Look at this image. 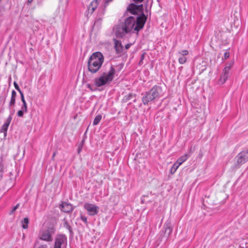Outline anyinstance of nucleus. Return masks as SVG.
I'll return each mask as SVG.
<instances>
[{
	"mask_svg": "<svg viewBox=\"0 0 248 248\" xmlns=\"http://www.w3.org/2000/svg\"><path fill=\"white\" fill-rule=\"evenodd\" d=\"M104 60L103 54L100 52L93 53L88 62V68L92 73H95L100 69Z\"/></svg>",
	"mask_w": 248,
	"mask_h": 248,
	"instance_id": "2",
	"label": "nucleus"
},
{
	"mask_svg": "<svg viewBox=\"0 0 248 248\" xmlns=\"http://www.w3.org/2000/svg\"><path fill=\"white\" fill-rule=\"evenodd\" d=\"M146 197V196L145 195H144L143 196H142L141 197V202L142 203H144L145 202V199L144 198Z\"/></svg>",
	"mask_w": 248,
	"mask_h": 248,
	"instance_id": "34",
	"label": "nucleus"
},
{
	"mask_svg": "<svg viewBox=\"0 0 248 248\" xmlns=\"http://www.w3.org/2000/svg\"><path fill=\"white\" fill-rule=\"evenodd\" d=\"M100 1L101 0H93L91 2L88 8V14H92L94 11Z\"/></svg>",
	"mask_w": 248,
	"mask_h": 248,
	"instance_id": "10",
	"label": "nucleus"
},
{
	"mask_svg": "<svg viewBox=\"0 0 248 248\" xmlns=\"http://www.w3.org/2000/svg\"><path fill=\"white\" fill-rule=\"evenodd\" d=\"M21 110H22V111H24L25 112V113L27 112L28 109H27V104L26 102H24V103H23V105L21 108Z\"/></svg>",
	"mask_w": 248,
	"mask_h": 248,
	"instance_id": "24",
	"label": "nucleus"
},
{
	"mask_svg": "<svg viewBox=\"0 0 248 248\" xmlns=\"http://www.w3.org/2000/svg\"><path fill=\"white\" fill-rule=\"evenodd\" d=\"M19 204H17L13 208V209L12 210L11 212H15L17 208L18 207H19Z\"/></svg>",
	"mask_w": 248,
	"mask_h": 248,
	"instance_id": "31",
	"label": "nucleus"
},
{
	"mask_svg": "<svg viewBox=\"0 0 248 248\" xmlns=\"http://www.w3.org/2000/svg\"><path fill=\"white\" fill-rule=\"evenodd\" d=\"M9 126L7 124H3L1 129V132L4 133V137H5L7 135V131Z\"/></svg>",
	"mask_w": 248,
	"mask_h": 248,
	"instance_id": "20",
	"label": "nucleus"
},
{
	"mask_svg": "<svg viewBox=\"0 0 248 248\" xmlns=\"http://www.w3.org/2000/svg\"><path fill=\"white\" fill-rule=\"evenodd\" d=\"M1 170V168L0 167V171Z\"/></svg>",
	"mask_w": 248,
	"mask_h": 248,
	"instance_id": "40",
	"label": "nucleus"
},
{
	"mask_svg": "<svg viewBox=\"0 0 248 248\" xmlns=\"http://www.w3.org/2000/svg\"><path fill=\"white\" fill-rule=\"evenodd\" d=\"M60 206L61 210L65 213H69L73 210L72 205L65 202H62Z\"/></svg>",
	"mask_w": 248,
	"mask_h": 248,
	"instance_id": "12",
	"label": "nucleus"
},
{
	"mask_svg": "<svg viewBox=\"0 0 248 248\" xmlns=\"http://www.w3.org/2000/svg\"><path fill=\"white\" fill-rule=\"evenodd\" d=\"M101 119H102L101 115H100V114L97 115L95 116V117L93 120V124L94 125L98 124L99 123V122H100Z\"/></svg>",
	"mask_w": 248,
	"mask_h": 248,
	"instance_id": "19",
	"label": "nucleus"
},
{
	"mask_svg": "<svg viewBox=\"0 0 248 248\" xmlns=\"http://www.w3.org/2000/svg\"><path fill=\"white\" fill-rule=\"evenodd\" d=\"M230 53L229 52H225L224 54V57L225 59H227L229 57Z\"/></svg>",
	"mask_w": 248,
	"mask_h": 248,
	"instance_id": "29",
	"label": "nucleus"
},
{
	"mask_svg": "<svg viewBox=\"0 0 248 248\" xmlns=\"http://www.w3.org/2000/svg\"><path fill=\"white\" fill-rule=\"evenodd\" d=\"M82 146L80 145L78 147V153L79 154L82 150Z\"/></svg>",
	"mask_w": 248,
	"mask_h": 248,
	"instance_id": "35",
	"label": "nucleus"
},
{
	"mask_svg": "<svg viewBox=\"0 0 248 248\" xmlns=\"http://www.w3.org/2000/svg\"><path fill=\"white\" fill-rule=\"evenodd\" d=\"M165 227V232L164 233L166 235L167 237L170 236V235L172 231V227L170 223L168 222L165 223L164 225Z\"/></svg>",
	"mask_w": 248,
	"mask_h": 248,
	"instance_id": "13",
	"label": "nucleus"
},
{
	"mask_svg": "<svg viewBox=\"0 0 248 248\" xmlns=\"http://www.w3.org/2000/svg\"><path fill=\"white\" fill-rule=\"evenodd\" d=\"M55 232V229L53 228H48L43 230L39 233V239L47 242H52V236L54 234Z\"/></svg>",
	"mask_w": 248,
	"mask_h": 248,
	"instance_id": "5",
	"label": "nucleus"
},
{
	"mask_svg": "<svg viewBox=\"0 0 248 248\" xmlns=\"http://www.w3.org/2000/svg\"><path fill=\"white\" fill-rule=\"evenodd\" d=\"M29 223V219L27 217H25L22 221V227L23 229H26L28 228V224Z\"/></svg>",
	"mask_w": 248,
	"mask_h": 248,
	"instance_id": "21",
	"label": "nucleus"
},
{
	"mask_svg": "<svg viewBox=\"0 0 248 248\" xmlns=\"http://www.w3.org/2000/svg\"><path fill=\"white\" fill-rule=\"evenodd\" d=\"M14 87L15 88V89L19 92V93L22 92L21 90H20V89L19 88L18 84L16 83V81H15L14 82Z\"/></svg>",
	"mask_w": 248,
	"mask_h": 248,
	"instance_id": "26",
	"label": "nucleus"
},
{
	"mask_svg": "<svg viewBox=\"0 0 248 248\" xmlns=\"http://www.w3.org/2000/svg\"><path fill=\"white\" fill-rule=\"evenodd\" d=\"M177 54L186 57L188 54V51L187 50H181Z\"/></svg>",
	"mask_w": 248,
	"mask_h": 248,
	"instance_id": "23",
	"label": "nucleus"
},
{
	"mask_svg": "<svg viewBox=\"0 0 248 248\" xmlns=\"http://www.w3.org/2000/svg\"><path fill=\"white\" fill-rule=\"evenodd\" d=\"M231 66H226L223 70L222 74L220 77V82L223 84L225 82L229 76V71L231 69Z\"/></svg>",
	"mask_w": 248,
	"mask_h": 248,
	"instance_id": "9",
	"label": "nucleus"
},
{
	"mask_svg": "<svg viewBox=\"0 0 248 248\" xmlns=\"http://www.w3.org/2000/svg\"><path fill=\"white\" fill-rule=\"evenodd\" d=\"M14 113V110L10 113V114L8 116V117L7 118L6 122L4 123V124L8 125L9 126L12 120V115Z\"/></svg>",
	"mask_w": 248,
	"mask_h": 248,
	"instance_id": "22",
	"label": "nucleus"
},
{
	"mask_svg": "<svg viewBox=\"0 0 248 248\" xmlns=\"http://www.w3.org/2000/svg\"><path fill=\"white\" fill-rule=\"evenodd\" d=\"M142 101L144 105H148L149 102L159 99L163 95L162 88L157 85L153 86L149 91L142 93Z\"/></svg>",
	"mask_w": 248,
	"mask_h": 248,
	"instance_id": "3",
	"label": "nucleus"
},
{
	"mask_svg": "<svg viewBox=\"0 0 248 248\" xmlns=\"http://www.w3.org/2000/svg\"><path fill=\"white\" fill-rule=\"evenodd\" d=\"M179 166L180 165L176 162H175L171 167L170 170V172L171 174L174 173Z\"/></svg>",
	"mask_w": 248,
	"mask_h": 248,
	"instance_id": "18",
	"label": "nucleus"
},
{
	"mask_svg": "<svg viewBox=\"0 0 248 248\" xmlns=\"http://www.w3.org/2000/svg\"><path fill=\"white\" fill-rule=\"evenodd\" d=\"M16 93L15 90H13L12 92V94L11 97L10 101L9 104V108H10L11 107L15 105L16 103Z\"/></svg>",
	"mask_w": 248,
	"mask_h": 248,
	"instance_id": "14",
	"label": "nucleus"
},
{
	"mask_svg": "<svg viewBox=\"0 0 248 248\" xmlns=\"http://www.w3.org/2000/svg\"><path fill=\"white\" fill-rule=\"evenodd\" d=\"M24 112H25L24 111H22V110L20 109L18 111L17 113V115L18 117H22L23 116Z\"/></svg>",
	"mask_w": 248,
	"mask_h": 248,
	"instance_id": "25",
	"label": "nucleus"
},
{
	"mask_svg": "<svg viewBox=\"0 0 248 248\" xmlns=\"http://www.w3.org/2000/svg\"><path fill=\"white\" fill-rule=\"evenodd\" d=\"M177 55L178 57V62L179 63L182 64L186 62L187 58L186 56H182L178 54H177Z\"/></svg>",
	"mask_w": 248,
	"mask_h": 248,
	"instance_id": "16",
	"label": "nucleus"
},
{
	"mask_svg": "<svg viewBox=\"0 0 248 248\" xmlns=\"http://www.w3.org/2000/svg\"><path fill=\"white\" fill-rule=\"evenodd\" d=\"M144 53L142 54L141 56V57H140V62H139V64L140 65L142 64V61L144 60Z\"/></svg>",
	"mask_w": 248,
	"mask_h": 248,
	"instance_id": "30",
	"label": "nucleus"
},
{
	"mask_svg": "<svg viewBox=\"0 0 248 248\" xmlns=\"http://www.w3.org/2000/svg\"><path fill=\"white\" fill-rule=\"evenodd\" d=\"M32 0H28V1H27V4H31V3L32 2Z\"/></svg>",
	"mask_w": 248,
	"mask_h": 248,
	"instance_id": "38",
	"label": "nucleus"
},
{
	"mask_svg": "<svg viewBox=\"0 0 248 248\" xmlns=\"http://www.w3.org/2000/svg\"><path fill=\"white\" fill-rule=\"evenodd\" d=\"M136 3L141 2L143 0H133Z\"/></svg>",
	"mask_w": 248,
	"mask_h": 248,
	"instance_id": "36",
	"label": "nucleus"
},
{
	"mask_svg": "<svg viewBox=\"0 0 248 248\" xmlns=\"http://www.w3.org/2000/svg\"><path fill=\"white\" fill-rule=\"evenodd\" d=\"M113 0H106L105 3V7H106L108 5V3L112 1Z\"/></svg>",
	"mask_w": 248,
	"mask_h": 248,
	"instance_id": "32",
	"label": "nucleus"
},
{
	"mask_svg": "<svg viewBox=\"0 0 248 248\" xmlns=\"http://www.w3.org/2000/svg\"><path fill=\"white\" fill-rule=\"evenodd\" d=\"M19 93H20V94L21 96V101L22 102V103H24V102H26L25 100L24 96V94H23V92H21Z\"/></svg>",
	"mask_w": 248,
	"mask_h": 248,
	"instance_id": "27",
	"label": "nucleus"
},
{
	"mask_svg": "<svg viewBox=\"0 0 248 248\" xmlns=\"http://www.w3.org/2000/svg\"><path fill=\"white\" fill-rule=\"evenodd\" d=\"M142 8V5H137L132 3L128 5L127 10L135 16L126 18L124 23L118 25L115 29V34L118 38H123L126 34L139 31L145 24L146 18L144 14L140 16H136Z\"/></svg>",
	"mask_w": 248,
	"mask_h": 248,
	"instance_id": "1",
	"label": "nucleus"
},
{
	"mask_svg": "<svg viewBox=\"0 0 248 248\" xmlns=\"http://www.w3.org/2000/svg\"><path fill=\"white\" fill-rule=\"evenodd\" d=\"M115 73L114 68L112 65H111L108 71L103 72L99 77L95 79V85L99 87L111 82L114 78Z\"/></svg>",
	"mask_w": 248,
	"mask_h": 248,
	"instance_id": "4",
	"label": "nucleus"
},
{
	"mask_svg": "<svg viewBox=\"0 0 248 248\" xmlns=\"http://www.w3.org/2000/svg\"><path fill=\"white\" fill-rule=\"evenodd\" d=\"M80 218H81V220L82 221H83V222H84L85 223H87V217H86L83 216H81L80 217Z\"/></svg>",
	"mask_w": 248,
	"mask_h": 248,
	"instance_id": "28",
	"label": "nucleus"
},
{
	"mask_svg": "<svg viewBox=\"0 0 248 248\" xmlns=\"http://www.w3.org/2000/svg\"><path fill=\"white\" fill-rule=\"evenodd\" d=\"M38 248H47L46 245H41Z\"/></svg>",
	"mask_w": 248,
	"mask_h": 248,
	"instance_id": "37",
	"label": "nucleus"
},
{
	"mask_svg": "<svg viewBox=\"0 0 248 248\" xmlns=\"http://www.w3.org/2000/svg\"><path fill=\"white\" fill-rule=\"evenodd\" d=\"M84 207L87 211L90 216H94L96 215L99 209L98 206L94 204L89 203H85L84 205Z\"/></svg>",
	"mask_w": 248,
	"mask_h": 248,
	"instance_id": "7",
	"label": "nucleus"
},
{
	"mask_svg": "<svg viewBox=\"0 0 248 248\" xmlns=\"http://www.w3.org/2000/svg\"><path fill=\"white\" fill-rule=\"evenodd\" d=\"M55 155H56V153H54L53 154V155H52V158H53L54 157V156H55Z\"/></svg>",
	"mask_w": 248,
	"mask_h": 248,
	"instance_id": "39",
	"label": "nucleus"
},
{
	"mask_svg": "<svg viewBox=\"0 0 248 248\" xmlns=\"http://www.w3.org/2000/svg\"><path fill=\"white\" fill-rule=\"evenodd\" d=\"M134 96H135V94L132 93H129L128 94L124 96V97L123 99V102H126L128 100L131 99Z\"/></svg>",
	"mask_w": 248,
	"mask_h": 248,
	"instance_id": "17",
	"label": "nucleus"
},
{
	"mask_svg": "<svg viewBox=\"0 0 248 248\" xmlns=\"http://www.w3.org/2000/svg\"><path fill=\"white\" fill-rule=\"evenodd\" d=\"M132 45V44H127L126 45H125V48L126 49H128L130 47V46Z\"/></svg>",
	"mask_w": 248,
	"mask_h": 248,
	"instance_id": "33",
	"label": "nucleus"
},
{
	"mask_svg": "<svg viewBox=\"0 0 248 248\" xmlns=\"http://www.w3.org/2000/svg\"><path fill=\"white\" fill-rule=\"evenodd\" d=\"M113 42L114 43V48L117 54L121 53L124 50V47L122 44L121 41L116 39H113Z\"/></svg>",
	"mask_w": 248,
	"mask_h": 248,
	"instance_id": "11",
	"label": "nucleus"
},
{
	"mask_svg": "<svg viewBox=\"0 0 248 248\" xmlns=\"http://www.w3.org/2000/svg\"><path fill=\"white\" fill-rule=\"evenodd\" d=\"M67 242V237L65 235L58 234L55 238L53 248H66Z\"/></svg>",
	"mask_w": 248,
	"mask_h": 248,
	"instance_id": "6",
	"label": "nucleus"
},
{
	"mask_svg": "<svg viewBox=\"0 0 248 248\" xmlns=\"http://www.w3.org/2000/svg\"><path fill=\"white\" fill-rule=\"evenodd\" d=\"M237 163L238 166L244 164L248 161V150L242 151L237 156Z\"/></svg>",
	"mask_w": 248,
	"mask_h": 248,
	"instance_id": "8",
	"label": "nucleus"
},
{
	"mask_svg": "<svg viewBox=\"0 0 248 248\" xmlns=\"http://www.w3.org/2000/svg\"><path fill=\"white\" fill-rule=\"evenodd\" d=\"M189 156L190 155L189 154H186L184 155L179 157L176 162L180 166L183 162L186 161Z\"/></svg>",
	"mask_w": 248,
	"mask_h": 248,
	"instance_id": "15",
	"label": "nucleus"
}]
</instances>
